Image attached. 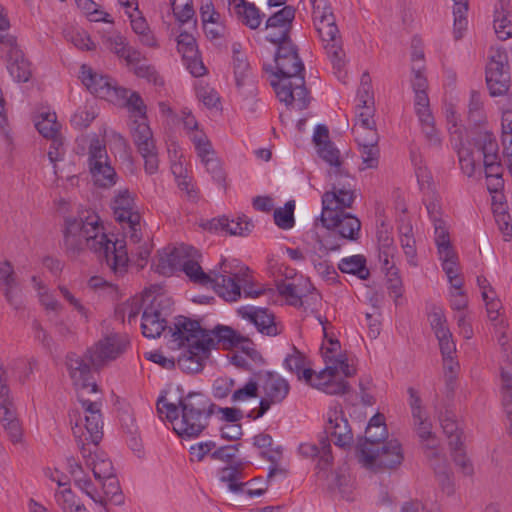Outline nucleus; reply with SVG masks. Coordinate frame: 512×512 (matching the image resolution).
I'll return each mask as SVG.
<instances>
[{"label":"nucleus","instance_id":"nucleus-1","mask_svg":"<svg viewBox=\"0 0 512 512\" xmlns=\"http://www.w3.org/2000/svg\"><path fill=\"white\" fill-rule=\"evenodd\" d=\"M64 247L70 256H78L85 249L94 252L101 263L116 275L122 276L126 273L129 257L128 245L132 255L137 256V265L143 268L151 253V246L141 240L134 244L125 240H111L104 232L100 217L94 211H84L78 217L65 219L63 230Z\"/></svg>","mask_w":512,"mask_h":512},{"label":"nucleus","instance_id":"nucleus-2","mask_svg":"<svg viewBox=\"0 0 512 512\" xmlns=\"http://www.w3.org/2000/svg\"><path fill=\"white\" fill-rule=\"evenodd\" d=\"M162 406L173 431L182 439L201 436L209 427L216 404L199 392L183 396V390L173 384L162 391Z\"/></svg>","mask_w":512,"mask_h":512},{"label":"nucleus","instance_id":"nucleus-3","mask_svg":"<svg viewBox=\"0 0 512 512\" xmlns=\"http://www.w3.org/2000/svg\"><path fill=\"white\" fill-rule=\"evenodd\" d=\"M275 71L264 66L266 71H271L277 80H272L276 95L286 105H294L298 110L307 108L309 104L308 90L305 86V67L299 57L298 49L289 39L276 43Z\"/></svg>","mask_w":512,"mask_h":512},{"label":"nucleus","instance_id":"nucleus-4","mask_svg":"<svg viewBox=\"0 0 512 512\" xmlns=\"http://www.w3.org/2000/svg\"><path fill=\"white\" fill-rule=\"evenodd\" d=\"M355 178H346L343 183H335L330 191L322 196L320 222L331 234L341 239L355 241L359 238L361 222L347 211L355 201Z\"/></svg>","mask_w":512,"mask_h":512},{"label":"nucleus","instance_id":"nucleus-5","mask_svg":"<svg viewBox=\"0 0 512 512\" xmlns=\"http://www.w3.org/2000/svg\"><path fill=\"white\" fill-rule=\"evenodd\" d=\"M388 436L385 417L375 414L369 421L363 442H359L356 453L359 462L367 469H392L403 461L401 444L397 440L382 443Z\"/></svg>","mask_w":512,"mask_h":512},{"label":"nucleus","instance_id":"nucleus-6","mask_svg":"<svg viewBox=\"0 0 512 512\" xmlns=\"http://www.w3.org/2000/svg\"><path fill=\"white\" fill-rule=\"evenodd\" d=\"M80 400L85 411L87 435L84 433L78 435L77 427L73 428V434L85 464L91 468L96 480L103 481L114 475V468L112 462L103 453H98V444L103 437L102 403L97 400L82 398Z\"/></svg>","mask_w":512,"mask_h":512},{"label":"nucleus","instance_id":"nucleus-7","mask_svg":"<svg viewBox=\"0 0 512 512\" xmlns=\"http://www.w3.org/2000/svg\"><path fill=\"white\" fill-rule=\"evenodd\" d=\"M338 347V341H331L330 347L323 348L322 354L326 366L315 374L313 381L309 384L329 395H343L349 391L348 382L338 377L340 373L345 377L356 374V368L348 362L347 356L342 353L336 354Z\"/></svg>","mask_w":512,"mask_h":512},{"label":"nucleus","instance_id":"nucleus-8","mask_svg":"<svg viewBox=\"0 0 512 512\" xmlns=\"http://www.w3.org/2000/svg\"><path fill=\"white\" fill-rule=\"evenodd\" d=\"M312 6V21L333 68L338 71L344 65V51L339 29L329 0H309Z\"/></svg>","mask_w":512,"mask_h":512},{"label":"nucleus","instance_id":"nucleus-9","mask_svg":"<svg viewBox=\"0 0 512 512\" xmlns=\"http://www.w3.org/2000/svg\"><path fill=\"white\" fill-rule=\"evenodd\" d=\"M224 278L218 285L217 295L227 302H236L242 297L258 298L265 294L262 286L253 283L251 270L238 259H222Z\"/></svg>","mask_w":512,"mask_h":512},{"label":"nucleus","instance_id":"nucleus-10","mask_svg":"<svg viewBox=\"0 0 512 512\" xmlns=\"http://www.w3.org/2000/svg\"><path fill=\"white\" fill-rule=\"evenodd\" d=\"M82 82L87 89L96 97L105 99L117 106L123 107L127 104H140V95L122 86L101 74L92 71L91 68L83 65L81 67Z\"/></svg>","mask_w":512,"mask_h":512},{"label":"nucleus","instance_id":"nucleus-11","mask_svg":"<svg viewBox=\"0 0 512 512\" xmlns=\"http://www.w3.org/2000/svg\"><path fill=\"white\" fill-rule=\"evenodd\" d=\"M475 145L482 153L487 189L490 192H498L503 188V167L499 155V146L496 136L490 131H480L477 134Z\"/></svg>","mask_w":512,"mask_h":512},{"label":"nucleus","instance_id":"nucleus-12","mask_svg":"<svg viewBox=\"0 0 512 512\" xmlns=\"http://www.w3.org/2000/svg\"><path fill=\"white\" fill-rule=\"evenodd\" d=\"M259 387L263 392L257 412L252 410L249 417L258 419L262 417L272 405L282 403L290 391L289 382L273 371H259L256 374Z\"/></svg>","mask_w":512,"mask_h":512},{"label":"nucleus","instance_id":"nucleus-13","mask_svg":"<svg viewBox=\"0 0 512 512\" xmlns=\"http://www.w3.org/2000/svg\"><path fill=\"white\" fill-rule=\"evenodd\" d=\"M87 163L96 186L109 188L115 185L117 174L111 166L106 145L97 137L90 141Z\"/></svg>","mask_w":512,"mask_h":512},{"label":"nucleus","instance_id":"nucleus-14","mask_svg":"<svg viewBox=\"0 0 512 512\" xmlns=\"http://www.w3.org/2000/svg\"><path fill=\"white\" fill-rule=\"evenodd\" d=\"M65 366L69 378L78 392V400L80 403V398L87 400L83 395L85 391L88 393L98 392V386L94 378V371L96 370L86 357V352L83 355L69 352L65 357Z\"/></svg>","mask_w":512,"mask_h":512},{"label":"nucleus","instance_id":"nucleus-15","mask_svg":"<svg viewBox=\"0 0 512 512\" xmlns=\"http://www.w3.org/2000/svg\"><path fill=\"white\" fill-rule=\"evenodd\" d=\"M113 210L115 219L122 225L125 237L129 238L131 243H138L142 239L141 216L128 190L119 191L114 199Z\"/></svg>","mask_w":512,"mask_h":512},{"label":"nucleus","instance_id":"nucleus-16","mask_svg":"<svg viewBox=\"0 0 512 512\" xmlns=\"http://www.w3.org/2000/svg\"><path fill=\"white\" fill-rule=\"evenodd\" d=\"M167 153L170 171L182 195L190 202H198L200 190L194 183L191 172L187 168L182 149L177 143L171 142L167 144Z\"/></svg>","mask_w":512,"mask_h":512},{"label":"nucleus","instance_id":"nucleus-17","mask_svg":"<svg viewBox=\"0 0 512 512\" xmlns=\"http://www.w3.org/2000/svg\"><path fill=\"white\" fill-rule=\"evenodd\" d=\"M129 344L130 341L126 335L111 334L89 347L86 350V357L93 365V368L99 370L123 354Z\"/></svg>","mask_w":512,"mask_h":512},{"label":"nucleus","instance_id":"nucleus-18","mask_svg":"<svg viewBox=\"0 0 512 512\" xmlns=\"http://www.w3.org/2000/svg\"><path fill=\"white\" fill-rule=\"evenodd\" d=\"M162 334L165 337L170 335L179 346H186L195 343H211L209 336L205 334V329L200 326L197 320L179 315L175 317L173 326H167L165 319L162 318Z\"/></svg>","mask_w":512,"mask_h":512},{"label":"nucleus","instance_id":"nucleus-19","mask_svg":"<svg viewBox=\"0 0 512 512\" xmlns=\"http://www.w3.org/2000/svg\"><path fill=\"white\" fill-rule=\"evenodd\" d=\"M0 50L6 54L11 77L19 83L28 82L32 76L31 63L19 49L15 37L0 34Z\"/></svg>","mask_w":512,"mask_h":512},{"label":"nucleus","instance_id":"nucleus-20","mask_svg":"<svg viewBox=\"0 0 512 512\" xmlns=\"http://www.w3.org/2000/svg\"><path fill=\"white\" fill-rule=\"evenodd\" d=\"M201 258V253L199 250H196V254H192L190 260L184 263V267L180 271H182L192 283L206 288L212 287L217 293L218 285H221L222 279L224 278L222 260L215 268L209 272H205L200 265Z\"/></svg>","mask_w":512,"mask_h":512},{"label":"nucleus","instance_id":"nucleus-21","mask_svg":"<svg viewBox=\"0 0 512 512\" xmlns=\"http://www.w3.org/2000/svg\"><path fill=\"white\" fill-rule=\"evenodd\" d=\"M123 107L127 108L130 113L131 121L129 126L138 150L146 151L147 147H153L155 145L153 134L147 124L146 106L142 98L140 97V104L135 103L133 105L129 103Z\"/></svg>","mask_w":512,"mask_h":512},{"label":"nucleus","instance_id":"nucleus-22","mask_svg":"<svg viewBox=\"0 0 512 512\" xmlns=\"http://www.w3.org/2000/svg\"><path fill=\"white\" fill-rule=\"evenodd\" d=\"M237 314L242 319L253 324L258 332L266 336H277L281 333V328L275 321L274 314L267 308L255 306H241L237 309Z\"/></svg>","mask_w":512,"mask_h":512},{"label":"nucleus","instance_id":"nucleus-23","mask_svg":"<svg viewBox=\"0 0 512 512\" xmlns=\"http://www.w3.org/2000/svg\"><path fill=\"white\" fill-rule=\"evenodd\" d=\"M325 432L336 446L347 447L353 441V433L340 406L330 407L327 412Z\"/></svg>","mask_w":512,"mask_h":512},{"label":"nucleus","instance_id":"nucleus-24","mask_svg":"<svg viewBox=\"0 0 512 512\" xmlns=\"http://www.w3.org/2000/svg\"><path fill=\"white\" fill-rule=\"evenodd\" d=\"M196 248L184 243L169 244L162 249V276H171L184 267Z\"/></svg>","mask_w":512,"mask_h":512},{"label":"nucleus","instance_id":"nucleus-25","mask_svg":"<svg viewBox=\"0 0 512 512\" xmlns=\"http://www.w3.org/2000/svg\"><path fill=\"white\" fill-rule=\"evenodd\" d=\"M208 343H195L186 345V349L178 357L179 367L186 373H199L201 372L209 359L211 350Z\"/></svg>","mask_w":512,"mask_h":512},{"label":"nucleus","instance_id":"nucleus-26","mask_svg":"<svg viewBox=\"0 0 512 512\" xmlns=\"http://www.w3.org/2000/svg\"><path fill=\"white\" fill-rule=\"evenodd\" d=\"M442 268L447 275L451 288H459L463 285V279L459 274L458 258L450 245L449 236L435 239Z\"/></svg>","mask_w":512,"mask_h":512},{"label":"nucleus","instance_id":"nucleus-27","mask_svg":"<svg viewBox=\"0 0 512 512\" xmlns=\"http://www.w3.org/2000/svg\"><path fill=\"white\" fill-rule=\"evenodd\" d=\"M295 18V8L290 5L284 6L281 10L274 13L266 21V28L277 29V33L267 34L266 40L271 43H278L289 40L291 24Z\"/></svg>","mask_w":512,"mask_h":512},{"label":"nucleus","instance_id":"nucleus-28","mask_svg":"<svg viewBox=\"0 0 512 512\" xmlns=\"http://www.w3.org/2000/svg\"><path fill=\"white\" fill-rule=\"evenodd\" d=\"M317 153L321 159L327 162L331 169L329 171V178L332 188L335 183H343L346 178H354L342 165L340 158V151L335 147L333 142H326L317 148Z\"/></svg>","mask_w":512,"mask_h":512},{"label":"nucleus","instance_id":"nucleus-29","mask_svg":"<svg viewBox=\"0 0 512 512\" xmlns=\"http://www.w3.org/2000/svg\"><path fill=\"white\" fill-rule=\"evenodd\" d=\"M299 453L304 457H319L317 467L319 468V477L326 475L327 469L333 463V456L331 454V444L328 438H322L319 445L313 443H302L298 448Z\"/></svg>","mask_w":512,"mask_h":512},{"label":"nucleus","instance_id":"nucleus-30","mask_svg":"<svg viewBox=\"0 0 512 512\" xmlns=\"http://www.w3.org/2000/svg\"><path fill=\"white\" fill-rule=\"evenodd\" d=\"M157 290H159V286L153 285L149 289H145L141 297L134 296L118 304L115 308V317L122 322H124L125 317H127L129 324L136 321L141 308L146 306L152 294H155Z\"/></svg>","mask_w":512,"mask_h":512},{"label":"nucleus","instance_id":"nucleus-31","mask_svg":"<svg viewBox=\"0 0 512 512\" xmlns=\"http://www.w3.org/2000/svg\"><path fill=\"white\" fill-rule=\"evenodd\" d=\"M158 295V290L155 294H152L142 314V334L149 339L160 337V302L157 300Z\"/></svg>","mask_w":512,"mask_h":512},{"label":"nucleus","instance_id":"nucleus-32","mask_svg":"<svg viewBox=\"0 0 512 512\" xmlns=\"http://www.w3.org/2000/svg\"><path fill=\"white\" fill-rule=\"evenodd\" d=\"M103 43L107 49L115 53L119 58L124 59L129 65L138 64L142 59L141 53L130 47L125 37L118 32L104 35Z\"/></svg>","mask_w":512,"mask_h":512},{"label":"nucleus","instance_id":"nucleus-33","mask_svg":"<svg viewBox=\"0 0 512 512\" xmlns=\"http://www.w3.org/2000/svg\"><path fill=\"white\" fill-rule=\"evenodd\" d=\"M477 136L474 138L476 140ZM453 149L457 152L459 164L462 172L468 177H476L481 176V165L476 158V154H478V158L482 157V153L476 149V151L470 150L465 146V140L457 141L451 143ZM474 146H476L474 144ZM477 148V147H475Z\"/></svg>","mask_w":512,"mask_h":512},{"label":"nucleus","instance_id":"nucleus-34","mask_svg":"<svg viewBox=\"0 0 512 512\" xmlns=\"http://www.w3.org/2000/svg\"><path fill=\"white\" fill-rule=\"evenodd\" d=\"M494 30L498 39L512 38V1L500 0L494 11Z\"/></svg>","mask_w":512,"mask_h":512},{"label":"nucleus","instance_id":"nucleus-35","mask_svg":"<svg viewBox=\"0 0 512 512\" xmlns=\"http://www.w3.org/2000/svg\"><path fill=\"white\" fill-rule=\"evenodd\" d=\"M283 365L288 371L294 373L298 380H304L307 384L313 381L316 374L313 369L307 367L306 356L295 346H292L291 352L284 358Z\"/></svg>","mask_w":512,"mask_h":512},{"label":"nucleus","instance_id":"nucleus-36","mask_svg":"<svg viewBox=\"0 0 512 512\" xmlns=\"http://www.w3.org/2000/svg\"><path fill=\"white\" fill-rule=\"evenodd\" d=\"M486 83L490 95L493 97L504 95L510 84V74L508 67H498L487 65Z\"/></svg>","mask_w":512,"mask_h":512},{"label":"nucleus","instance_id":"nucleus-37","mask_svg":"<svg viewBox=\"0 0 512 512\" xmlns=\"http://www.w3.org/2000/svg\"><path fill=\"white\" fill-rule=\"evenodd\" d=\"M424 204L434 226L435 239H443L449 236L446 222L442 218V209L438 195L435 192L425 193Z\"/></svg>","mask_w":512,"mask_h":512},{"label":"nucleus","instance_id":"nucleus-38","mask_svg":"<svg viewBox=\"0 0 512 512\" xmlns=\"http://www.w3.org/2000/svg\"><path fill=\"white\" fill-rule=\"evenodd\" d=\"M378 241V259L382 268L395 266L394 257L397 252V247L394 244V239L390 232L382 227L377 231Z\"/></svg>","mask_w":512,"mask_h":512},{"label":"nucleus","instance_id":"nucleus-39","mask_svg":"<svg viewBox=\"0 0 512 512\" xmlns=\"http://www.w3.org/2000/svg\"><path fill=\"white\" fill-rule=\"evenodd\" d=\"M213 227L216 230H222L228 232L230 235L246 236L254 227L252 222L247 219L246 216H239L236 219H228L227 217H221L214 219L212 222Z\"/></svg>","mask_w":512,"mask_h":512},{"label":"nucleus","instance_id":"nucleus-40","mask_svg":"<svg viewBox=\"0 0 512 512\" xmlns=\"http://www.w3.org/2000/svg\"><path fill=\"white\" fill-rule=\"evenodd\" d=\"M205 334L209 335L206 338L211 339V343L209 342V344H207L210 350L215 348L218 344L233 346L240 342V336L232 328L227 326L218 325L213 330L205 329Z\"/></svg>","mask_w":512,"mask_h":512},{"label":"nucleus","instance_id":"nucleus-41","mask_svg":"<svg viewBox=\"0 0 512 512\" xmlns=\"http://www.w3.org/2000/svg\"><path fill=\"white\" fill-rule=\"evenodd\" d=\"M234 10L238 19L250 29H257L260 26L262 17L255 4L239 0V3L234 6Z\"/></svg>","mask_w":512,"mask_h":512},{"label":"nucleus","instance_id":"nucleus-42","mask_svg":"<svg viewBox=\"0 0 512 512\" xmlns=\"http://www.w3.org/2000/svg\"><path fill=\"white\" fill-rule=\"evenodd\" d=\"M338 269L342 273L355 275L361 280H366L370 276V271L366 266V258L363 255H353L341 259L338 263Z\"/></svg>","mask_w":512,"mask_h":512},{"label":"nucleus","instance_id":"nucleus-43","mask_svg":"<svg viewBox=\"0 0 512 512\" xmlns=\"http://www.w3.org/2000/svg\"><path fill=\"white\" fill-rule=\"evenodd\" d=\"M439 420L443 432L449 440L450 448L454 446L457 448L458 445H462V430L457 423L455 414L447 410L440 416Z\"/></svg>","mask_w":512,"mask_h":512},{"label":"nucleus","instance_id":"nucleus-44","mask_svg":"<svg viewBox=\"0 0 512 512\" xmlns=\"http://www.w3.org/2000/svg\"><path fill=\"white\" fill-rule=\"evenodd\" d=\"M218 477L222 483L227 484L231 492L240 493L243 491L244 483L239 482L243 478L241 462L221 468L218 472Z\"/></svg>","mask_w":512,"mask_h":512},{"label":"nucleus","instance_id":"nucleus-45","mask_svg":"<svg viewBox=\"0 0 512 512\" xmlns=\"http://www.w3.org/2000/svg\"><path fill=\"white\" fill-rule=\"evenodd\" d=\"M446 121L448 126V131L450 134V142H459L465 140L466 138V129L460 123V116L457 113L454 105L449 104L445 108Z\"/></svg>","mask_w":512,"mask_h":512},{"label":"nucleus","instance_id":"nucleus-46","mask_svg":"<svg viewBox=\"0 0 512 512\" xmlns=\"http://www.w3.org/2000/svg\"><path fill=\"white\" fill-rule=\"evenodd\" d=\"M308 261L323 280L329 284L337 282L338 273L328 260L323 259L315 252H308Z\"/></svg>","mask_w":512,"mask_h":512},{"label":"nucleus","instance_id":"nucleus-47","mask_svg":"<svg viewBox=\"0 0 512 512\" xmlns=\"http://www.w3.org/2000/svg\"><path fill=\"white\" fill-rule=\"evenodd\" d=\"M421 132L430 148L440 149L442 146V136L435 126L433 115L418 119Z\"/></svg>","mask_w":512,"mask_h":512},{"label":"nucleus","instance_id":"nucleus-48","mask_svg":"<svg viewBox=\"0 0 512 512\" xmlns=\"http://www.w3.org/2000/svg\"><path fill=\"white\" fill-rule=\"evenodd\" d=\"M39 118L35 121V127L43 137L52 139L59 136L61 125L57 122V116L54 112L42 113Z\"/></svg>","mask_w":512,"mask_h":512},{"label":"nucleus","instance_id":"nucleus-49","mask_svg":"<svg viewBox=\"0 0 512 512\" xmlns=\"http://www.w3.org/2000/svg\"><path fill=\"white\" fill-rule=\"evenodd\" d=\"M330 476L328 488L333 492L337 491L343 499L353 500V481L351 477L338 472L331 473Z\"/></svg>","mask_w":512,"mask_h":512},{"label":"nucleus","instance_id":"nucleus-50","mask_svg":"<svg viewBox=\"0 0 512 512\" xmlns=\"http://www.w3.org/2000/svg\"><path fill=\"white\" fill-rule=\"evenodd\" d=\"M501 381L502 404L509 421V434L512 437V374L502 370Z\"/></svg>","mask_w":512,"mask_h":512},{"label":"nucleus","instance_id":"nucleus-51","mask_svg":"<svg viewBox=\"0 0 512 512\" xmlns=\"http://www.w3.org/2000/svg\"><path fill=\"white\" fill-rule=\"evenodd\" d=\"M55 499L63 512H88L85 506L76 500L69 487L55 493Z\"/></svg>","mask_w":512,"mask_h":512},{"label":"nucleus","instance_id":"nucleus-52","mask_svg":"<svg viewBox=\"0 0 512 512\" xmlns=\"http://www.w3.org/2000/svg\"><path fill=\"white\" fill-rule=\"evenodd\" d=\"M204 164L207 172L211 174L212 179L221 187L226 189V174L221 166L220 161L215 157V153L207 154V156L199 157Z\"/></svg>","mask_w":512,"mask_h":512},{"label":"nucleus","instance_id":"nucleus-53","mask_svg":"<svg viewBox=\"0 0 512 512\" xmlns=\"http://www.w3.org/2000/svg\"><path fill=\"white\" fill-rule=\"evenodd\" d=\"M102 483V489L104 497L107 501L112 502L115 505H122L124 503V495L122 494L119 481L115 475L100 481Z\"/></svg>","mask_w":512,"mask_h":512},{"label":"nucleus","instance_id":"nucleus-54","mask_svg":"<svg viewBox=\"0 0 512 512\" xmlns=\"http://www.w3.org/2000/svg\"><path fill=\"white\" fill-rule=\"evenodd\" d=\"M295 202L290 200L285 203L284 208H278L274 211L275 224L284 230L291 229L294 226Z\"/></svg>","mask_w":512,"mask_h":512},{"label":"nucleus","instance_id":"nucleus-55","mask_svg":"<svg viewBox=\"0 0 512 512\" xmlns=\"http://www.w3.org/2000/svg\"><path fill=\"white\" fill-rule=\"evenodd\" d=\"M432 467L442 491L447 495H451L454 492V484L449 471L447 459L443 458L442 463L432 464Z\"/></svg>","mask_w":512,"mask_h":512},{"label":"nucleus","instance_id":"nucleus-56","mask_svg":"<svg viewBox=\"0 0 512 512\" xmlns=\"http://www.w3.org/2000/svg\"><path fill=\"white\" fill-rule=\"evenodd\" d=\"M187 136L194 144L198 157H204L207 156V154H213L212 144L206 133L200 129V127L188 133Z\"/></svg>","mask_w":512,"mask_h":512},{"label":"nucleus","instance_id":"nucleus-57","mask_svg":"<svg viewBox=\"0 0 512 512\" xmlns=\"http://www.w3.org/2000/svg\"><path fill=\"white\" fill-rule=\"evenodd\" d=\"M352 132L358 146L378 144L379 135L375 126H353Z\"/></svg>","mask_w":512,"mask_h":512},{"label":"nucleus","instance_id":"nucleus-58","mask_svg":"<svg viewBox=\"0 0 512 512\" xmlns=\"http://www.w3.org/2000/svg\"><path fill=\"white\" fill-rule=\"evenodd\" d=\"M177 50L182 55V58H191L195 56L198 50V45L195 37L186 31L181 32L177 38Z\"/></svg>","mask_w":512,"mask_h":512},{"label":"nucleus","instance_id":"nucleus-59","mask_svg":"<svg viewBox=\"0 0 512 512\" xmlns=\"http://www.w3.org/2000/svg\"><path fill=\"white\" fill-rule=\"evenodd\" d=\"M358 146L360 157L362 159L361 169H374L378 167L380 158V149L378 144Z\"/></svg>","mask_w":512,"mask_h":512},{"label":"nucleus","instance_id":"nucleus-60","mask_svg":"<svg viewBox=\"0 0 512 512\" xmlns=\"http://www.w3.org/2000/svg\"><path fill=\"white\" fill-rule=\"evenodd\" d=\"M202 26L207 39L215 44L220 45L228 36L227 27L221 19L203 24Z\"/></svg>","mask_w":512,"mask_h":512},{"label":"nucleus","instance_id":"nucleus-61","mask_svg":"<svg viewBox=\"0 0 512 512\" xmlns=\"http://www.w3.org/2000/svg\"><path fill=\"white\" fill-rule=\"evenodd\" d=\"M453 15H454V33L455 38L461 37V31L466 28L467 20L466 14L468 11V2L466 0H453Z\"/></svg>","mask_w":512,"mask_h":512},{"label":"nucleus","instance_id":"nucleus-62","mask_svg":"<svg viewBox=\"0 0 512 512\" xmlns=\"http://www.w3.org/2000/svg\"><path fill=\"white\" fill-rule=\"evenodd\" d=\"M468 118L475 125L480 124L484 120V108L481 94L472 90L468 103Z\"/></svg>","mask_w":512,"mask_h":512},{"label":"nucleus","instance_id":"nucleus-63","mask_svg":"<svg viewBox=\"0 0 512 512\" xmlns=\"http://www.w3.org/2000/svg\"><path fill=\"white\" fill-rule=\"evenodd\" d=\"M387 278V289L390 295L397 301L402 296V280L399 276V270L396 266H389L381 269Z\"/></svg>","mask_w":512,"mask_h":512},{"label":"nucleus","instance_id":"nucleus-64","mask_svg":"<svg viewBox=\"0 0 512 512\" xmlns=\"http://www.w3.org/2000/svg\"><path fill=\"white\" fill-rule=\"evenodd\" d=\"M357 105L374 106V93L371 85V78L367 72L362 74L361 83L357 90Z\"/></svg>","mask_w":512,"mask_h":512}]
</instances>
